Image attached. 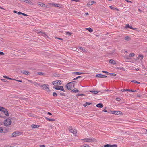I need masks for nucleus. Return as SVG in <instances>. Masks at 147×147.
I'll return each mask as SVG.
<instances>
[{
  "label": "nucleus",
  "mask_w": 147,
  "mask_h": 147,
  "mask_svg": "<svg viewBox=\"0 0 147 147\" xmlns=\"http://www.w3.org/2000/svg\"><path fill=\"white\" fill-rule=\"evenodd\" d=\"M76 81H72L67 83L66 85V87L69 90H71V89L74 88L75 83H76Z\"/></svg>",
  "instance_id": "f257e3e1"
},
{
  "label": "nucleus",
  "mask_w": 147,
  "mask_h": 147,
  "mask_svg": "<svg viewBox=\"0 0 147 147\" xmlns=\"http://www.w3.org/2000/svg\"><path fill=\"white\" fill-rule=\"evenodd\" d=\"M40 87L44 89L45 90L47 91H50L49 85L48 84H43L40 85Z\"/></svg>",
  "instance_id": "f03ea898"
},
{
  "label": "nucleus",
  "mask_w": 147,
  "mask_h": 147,
  "mask_svg": "<svg viewBox=\"0 0 147 147\" xmlns=\"http://www.w3.org/2000/svg\"><path fill=\"white\" fill-rule=\"evenodd\" d=\"M11 121L10 119H7L5 120L4 122V124L5 125L7 126L11 124Z\"/></svg>",
  "instance_id": "7ed1b4c3"
},
{
  "label": "nucleus",
  "mask_w": 147,
  "mask_h": 147,
  "mask_svg": "<svg viewBox=\"0 0 147 147\" xmlns=\"http://www.w3.org/2000/svg\"><path fill=\"white\" fill-rule=\"evenodd\" d=\"M53 88L55 89L59 90H60L63 91L64 92H65V90L64 89L62 86H60L56 87H53Z\"/></svg>",
  "instance_id": "20e7f679"
},
{
  "label": "nucleus",
  "mask_w": 147,
  "mask_h": 147,
  "mask_svg": "<svg viewBox=\"0 0 147 147\" xmlns=\"http://www.w3.org/2000/svg\"><path fill=\"white\" fill-rule=\"evenodd\" d=\"M95 140V139L94 138H86L85 139V140L86 142H94Z\"/></svg>",
  "instance_id": "39448f33"
},
{
  "label": "nucleus",
  "mask_w": 147,
  "mask_h": 147,
  "mask_svg": "<svg viewBox=\"0 0 147 147\" xmlns=\"http://www.w3.org/2000/svg\"><path fill=\"white\" fill-rule=\"evenodd\" d=\"M69 131L72 133L74 134H76L77 133V131L75 129H73L72 128V127H69Z\"/></svg>",
  "instance_id": "423d86ee"
},
{
  "label": "nucleus",
  "mask_w": 147,
  "mask_h": 147,
  "mask_svg": "<svg viewBox=\"0 0 147 147\" xmlns=\"http://www.w3.org/2000/svg\"><path fill=\"white\" fill-rule=\"evenodd\" d=\"M112 113L115 115H121L122 113L119 111H112Z\"/></svg>",
  "instance_id": "0eeeda50"
},
{
  "label": "nucleus",
  "mask_w": 147,
  "mask_h": 147,
  "mask_svg": "<svg viewBox=\"0 0 147 147\" xmlns=\"http://www.w3.org/2000/svg\"><path fill=\"white\" fill-rule=\"evenodd\" d=\"M61 81L60 80H59L57 82L56 81H54L53 82V84L54 85L57 84L59 85L61 84Z\"/></svg>",
  "instance_id": "6e6552de"
},
{
  "label": "nucleus",
  "mask_w": 147,
  "mask_h": 147,
  "mask_svg": "<svg viewBox=\"0 0 147 147\" xmlns=\"http://www.w3.org/2000/svg\"><path fill=\"white\" fill-rule=\"evenodd\" d=\"M104 147H117V146L116 144L111 145L107 144L104 145Z\"/></svg>",
  "instance_id": "1a4fd4ad"
},
{
  "label": "nucleus",
  "mask_w": 147,
  "mask_h": 147,
  "mask_svg": "<svg viewBox=\"0 0 147 147\" xmlns=\"http://www.w3.org/2000/svg\"><path fill=\"white\" fill-rule=\"evenodd\" d=\"M121 91L122 92H124L125 91H128L131 92H135L137 91L136 90H135L134 91V90H131L129 89H122L121 90Z\"/></svg>",
  "instance_id": "9d476101"
},
{
  "label": "nucleus",
  "mask_w": 147,
  "mask_h": 147,
  "mask_svg": "<svg viewBox=\"0 0 147 147\" xmlns=\"http://www.w3.org/2000/svg\"><path fill=\"white\" fill-rule=\"evenodd\" d=\"M3 112L5 115L7 116H9V114L8 111L5 109L4 110H3Z\"/></svg>",
  "instance_id": "9b49d317"
},
{
  "label": "nucleus",
  "mask_w": 147,
  "mask_h": 147,
  "mask_svg": "<svg viewBox=\"0 0 147 147\" xmlns=\"http://www.w3.org/2000/svg\"><path fill=\"white\" fill-rule=\"evenodd\" d=\"M127 28H128L130 29H135V30H136V29H137L136 28H134L132 27L131 26H129V24L126 25L125 28L127 29Z\"/></svg>",
  "instance_id": "f8f14e48"
},
{
  "label": "nucleus",
  "mask_w": 147,
  "mask_h": 147,
  "mask_svg": "<svg viewBox=\"0 0 147 147\" xmlns=\"http://www.w3.org/2000/svg\"><path fill=\"white\" fill-rule=\"evenodd\" d=\"M18 134L19 133L18 132H15L12 134V136L15 137L17 136L18 135Z\"/></svg>",
  "instance_id": "ddd939ff"
},
{
  "label": "nucleus",
  "mask_w": 147,
  "mask_h": 147,
  "mask_svg": "<svg viewBox=\"0 0 147 147\" xmlns=\"http://www.w3.org/2000/svg\"><path fill=\"white\" fill-rule=\"evenodd\" d=\"M51 5L53 6V5L54 7H61V5H59V4H56V3H55V4H54V3H53L52 4H51Z\"/></svg>",
  "instance_id": "4468645a"
},
{
  "label": "nucleus",
  "mask_w": 147,
  "mask_h": 147,
  "mask_svg": "<svg viewBox=\"0 0 147 147\" xmlns=\"http://www.w3.org/2000/svg\"><path fill=\"white\" fill-rule=\"evenodd\" d=\"M39 33H42V35L44 36L45 37H47V36L46 35V34L45 33V32H43L41 31L39 32Z\"/></svg>",
  "instance_id": "2eb2a0df"
},
{
  "label": "nucleus",
  "mask_w": 147,
  "mask_h": 147,
  "mask_svg": "<svg viewBox=\"0 0 147 147\" xmlns=\"http://www.w3.org/2000/svg\"><path fill=\"white\" fill-rule=\"evenodd\" d=\"M38 4L41 7H46V5L45 4L42 3L41 2H38Z\"/></svg>",
  "instance_id": "dca6fc26"
},
{
  "label": "nucleus",
  "mask_w": 147,
  "mask_h": 147,
  "mask_svg": "<svg viewBox=\"0 0 147 147\" xmlns=\"http://www.w3.org/2000/svg\"><path fill=\"white\" fill-rule=\"evenodd\" d=\"M96 106L98 107L102 108L103 107V105L102 104L100 103L96 105Z\"/></svg>",
  "instance_id": "f3484780"
},
{
  "label": "nucleus",
  "mask_w": 147,
  "mask_h": 147,
  "mask_svg": "<svg viewBox=\"0 0 147 147\" xmlns=\"http://www.w3.org/2000/svg\"><path fill=\"white\" fill-rule=\"evenodd\" d=\"M31 127L32 128H36L39 127V125H34L33 124L31 125Z\"/></svg>",
  "instance_id": "a211bd4d"
},
{
  "label": "nucleus",
  "mask_w": 147,
  "mask_h": 147,
  "mask_svg": "<svg viewBox=\"0 0 147 147\" xmlns=\"http://www.w3.org/2000/svg\"><path fill=\"white\" fill-rule=\"evenodd\" d=\"M21 72L24 74L28 75V74L29 72L26 71H21Z\"/></svg>",
  "instance_id": "6ab92c4d"
},
{
  "label": "nucleus",
  "mask_w": 147,
  "mask_h": 147,
  "mask_svg": "<svg viewBox=\"0 0 147 147\" xmlns=\"http://www.w3.org/2000/svg\"><path fill=\"white\" fill-rule=\"evenodd\" d=\"M109 62L111 64H115V61L113 60L112 59H110L109 60Z\"/></svg>",
  "instance_id": "aec40b11"
},
{
  "label": "nucleus",
  "mask_w": 147,
  "mask_h": 147,
  "mask_svg": "<svg viewBox=\"0 0 147 147\" xmlns=\"http://www.w3.org/2000/svg\"><path fill=\"white\" fill-rule=\"evenodd\" d=\"M73 74H74L75 75H80L81 74H84L83 73H79L78 72H74L72 73Z\"/></svg>",
  "instance_id": "412c9836"
},
{
  "label": "nucleus",
  "mask_w": 147,
  "mask_h": 147,
  "mask_svg": "<svg viewBox=\"0 0 147 147\" xmlns=\"http://www.w3.org/2000/svg\"><path fill=\"white\" fill-rule=\"evenodd\" d=\"M45 119H47V120H48L49 121H55V119H50V118H48L47 117H45Z\"/></svg>",
  "instance_id": "4be33fe9"
},
{
  "label": "nucleus",
  "mask_w": 147,
  "mask_h": 147,
  "mask_svg": "<svg viewBox=\"0 0 147 147\" xmlns=\"http://www.w3.org/2000/svg\"><path fill=\"white\" fill-rule=\"evenodd\" d=\"M103 75L100 74H97L96 77H99V78H103Z\"/></svg>",
  "instance_id": "5701e85b"
},
{
  "label": "nucleus",
  "mask_w": 147,
  "mask_h": 147,
  "mask_svg": "<svg viewBox=\"0 0 147 147\" xmlns=\"http://www.w3.org/2000/svg\"><path fill=\"white\" fill-rule=\"evenodd\" d=\"M79 91L78 89H76L75 88L74 89H73L72 90V91L75 93L77 92H78Z\"/></svg>",
  "instance_id": "b1692460"
},
{
  "label": "nucleus",
  "mask_w": 147,
  "mask_h": 147,
  "mask_svg": "<svg viewBox=\"0 0 147 147\" xmlns=\"http://www.w3.org/2000/svg\"><path fill=\"white\" fill-rule=\"evenodd\" d=\"M78 48L81 51H82L83 52H85L86 51V50L84 49L83 48H82L80 47H79Z\"/></svg>",
  "instance_id": "393cba45"
},
{
  "label": "nucleus",
  "mask_w": 147,
  "mask_h": 147,
  "mask_svg": "<svg viewBox=\"0 0 147 147\" xmlns=\"http://www.w3.org/2000/svg\"><path fill=\"white\" fill-rule=\"evenodd\" d=\"M87 30L90 32H93V30L90 28H88L86 29Z\"/></svg>",
  "instance_id": "a878e982"
},
{
  "label": "nucleus",
  "mask_w": 147,
  "mask_h": 147,
  "mask_svg": "<svg viewBox=\"0 0 147 147\" xmlns=\"http://www.w3.org/2000/svg\"><path fill=\"white\" fill-rule=\"evenodd\" d=\"M91 103H89L87 102H86V104H84L83 106L84 107H86L88 105H89L91 104Z\"/></svg>",
  "instance_id": "bb28decb"
},
{
  "label": "nucleus",
  "mask_w": 147,
  "mask_h": 147,
  "mask_svg": "<svg viewBox=\"0 0 147 147\" xmlns=\"http://www.w3.org/2000/svg\"><path fill=\"white\" fill-rule=\"evenodd\" d=\"M90 92L93 94H97L98 93L97 91H90Z\"/></svg>",
  "instance_id": "cd10ccee"
},
{
  "label": "nucleus",
  "mask_w": 147,
  "mask_h": 147,
  "mask_svg": "<svg viewBox=\"0 0 147 147\" xmlns=\"http://www.w3.org/2000/svg\"><path fill=\"white\" fill-rule=\"evenodd\" d=\"M22 1H23L26 2V3H30V1L29 0H22Z\"/></svg>",
  "instance_id": "c85d7f7f"
},
{
  "label": "nucleus",
  "mask_w": 147,
  "mask_h": 147,
  "mask_svg": "<svg viewBox=\"0 0 147 147\" xmlns=\"http://www.w3.org/2000/svg\"><path fill=\"white\" fill-rule=\"evenodd\" d=\"M5 109L3 107H0V111H3V110H4Z\"/></svg>",
  "instance_id": "c756f323"
},
{
  "label": "nucleus",
  "mask_w": 147,
  "mask_h": 147,
  "mask_svg": "<svg viewBox=\"0 0 147 147\" xmlns=\"http://www.w3.org/2000/svg\"><path fill=\"white\" fill-rule=\"evenodd\" d=\"M135 54L134 53H131L129 55V57H131L134 56Z\"/></svg>",
  "instance_id": "7c9ffc66"
},
{
  "label": "nucleus",
  "mask_w": 147,
  "mask_h": 147,
  "mask_svg": "<svg viewBox=\"0 0 147 147\" xmlns=\"http://www.w3.org/2000/svg\"><path fill=\"white\" fill-rule=\"evenodd\" d=\"M109 7L111 9L114 10H115L116 9V8H114L112 6H110Z\"/></svg>",
  "instance_id": "2f4dec72"
},
{
  "label": "nucleus",
  "mask_w": 147,
  "mask_h": 147,
  "mask_svg": "<svg viewBox=\"0 0 147 147\" xmlns=\"http://www.w3.org/2000/svg\"><path fill=\"white\" fill-rule=\"evenodd\" d=\"M37 74L39 75H44L45 74V73L42 72H39Z\"/></svg>",
  "instance_id": "473e14b6"
},
{
  "label": "nucleus",
  "mask_w": 147,
  "mask_h": 147,
  "mask_svg": "<svg viewBox=\"0 0 147 147\" xmlns=\"http://www.w3.org/2000/svg\"><path fill=\"white\" fill-rule=\"evenodd\" d=\"M53 96L56 97L57 96V94L55 92H53Z\"/></svg>",
  "instance_id": "72a5a7b5"
},
{
  "label": "nucleus",
  "mask_w": 147,
  "mask_h": 147,
  "mask_svg": "<svg viewBox=\"0 0 147 147\" xmlns=\"http://www.w3.org/2000/svg\"><path fill=\"white\" fill-rule=\"evenodd\" d=\"M66 33L68 35H71L72 34V33H70L69 32H66Z\"/></svg>",
  "instance_id": "f704fd0d"
},
{
  "label": "nucleus",
  "mask_w": 147,
  "mask_h": 147,
  "mask_svg": "<svg viewBox=\"0 0 147 147\" xmlns=\"http://www.w3.org/2000/svg\"><path fill=\"white\" fill-rule=\"evenodd\" d=\"M3 77L4 78H6L7 79H11V78H9V77H7V76H3Z\"/></svg>",
  "instance_id": "c9c22d12"
},
{
  "label": "nucleus",
  "mask_w": 147,
  "mask_h": 147,
  "mask_svg": "<svg viewBox=\"0 0 147 147\" xmlns=\"http://www.w3.org/2000/svg\"><path fill=\"white\" fill-rule=\"evenodd\" d=\"M129 38V36H127L125 38V39L126 40H128V39Z\"/></svg>",
  "instance_id": "e433bc0d"
},
{
  "label": "nucleus",
  "mask_w": 147,
  "mask_h": 147,
  "mask_svg": "<svg viewBox=\"0 0 147 147\" xmlns=\"http://www.w3.org/2000/svg\"><path fill=\"white\" fill-rule=\"evenodd\" d=\"M3 130V129L2 127H0V132H2Z\"/></svg>",
  "instance_id": "4c0bfd02"
},
{
  "label": "nucleus",
  "mask_w": 147,
  "mask_h": 147,
  "mask_svg": "<svg viewBox=\"0 0 147 147\" xmlns=\"http://www.w3.org/2000/svg\"><path fill=\"white\" fill-rule=\"evenodd\" d=\"M82 147H89L88 145L85 144Z\"/></svg>",
  "instance_id": "58836bf2"
},
{
  "label": "nucleus",
  "mask_w": 147,
  "mask_h": 147,
  "mask_svg": "<svg viewBox=\"0 0 147 147\" xmlns=\"http://www.w3.org/2000/svg\"><path fill=\"white\" fill-rule=\"evenodd\" d=\"M28 81L30 82V83H33V84H34V83L35 82H33L31 80H28Z\"/></svg>",
  "instance_id": "ea45409f"
},
{
  "label": "nucleus",
  "mask_w": 147,
  "mask_h": 147,
  "mask_svg": "<svg viewBox=\"0 0 147 147\" xmlns=\"http://www.w3.org/2000/svg\"><path fill=\"white\" fill-rule=\"evenodd\" d=\"M85 95L84 94H78L77 96H76L77 97L79 96H84Z\"/></svg>",
  "instance_id": "a19ab883"
},
{
  "label": "nucleus",
  "mask_w": 147,
  "mask_h": 147,
  "mask_svg": "<svg viewBox=\"0 0 147 147\" xmlns=\"http://www.w3.org/2000/svg\"><path fill=\"white\" fill-rule=\"evenodd\" d=\"M116 100L117 101H120L121 99L120 98L117 97L116 98Z\"/></svg>",
  "instance_id": "79ce46f5"
},
{
  "label": "nucleus",
  "mask_w": 147,
  "mask_h": 147,
  "mask_svg": "<svg viewBox=\"0 0 147 147\" xmlns=\"http://www.w3.org/2000/svg\"><path fill=\"white\" fill-rule=\"evenodd\" d=\"M139 57H140L141 58V59H142L143 58V55H140Z\"/></svg>",
  "instance_id": "37998d69"
},
{
  "label": "nucleus",
  "mask_w": 147,
  "mask_h": 147,
  "mask_svg": "<svg viewBox=\"0 0 147 147\" xmlns=\"http://www.w3.org/2000/svg\"><path fill=\"white\" fill-rule=\"evenodd\" d=\"M110 75H111L113 76H115L116 75V74H111V73H109Z\"/></svg>",
  "instance_id": "c03bdc74"
},
{
  "label": "nucleus",
  "mask_w": 147,
  "mask_h": 147,
  "mask_svg": "<svg viewBox=\"0 0 147 147\" xmlns=\"http://www.w3.org/2000/svg\"><path fill=\"white\" fill-rule=\"evenodd\" d=\"M91 4H90L91 5H92L94 4V3H95L96 2H95L92 1L91 2Z\"/></svg>",
  "instance_id": "a18cd8bd"
},
{
  "label": "nucleus",
  "mask_w": 147,
  "mask_h": 147,
  "mask_svg": "<svg viewBox=\"0 0 147 147\" xmlns=\"http://www.w3.org/2000/svg\"><path fill=\"white\" fill-rule=\"evenodd\" d=\"M0 55H4V53L3 52L0 51Z\"/></svg>",
  "instance_id": "49530a36"
},
{
  "label": "nucleus",
  "mask_w": 147,
  "mask_h": 147,
  "mask_svg": "<svg viewBox=\"0 0 147 147\" xmlns=\"http://www.w3.org/2000/svg\"><path fill=\"white\" fill-rule=\"evenodd\" d=\"M102 72H103L104 73H107V74H109V73L108 72L106 71H102Z\"/></svg>",
  "instance_id": "de8ad7c7"
},
{
  "label": "nucleus",
  "mask_w": 147,
  "mask_h": 147,
  "mask_svg": "<svg viewBox=\"0 0 147 147\" xmlns=\"http://www.w3.org/2000/svg\"><path fill=\"white\" fill-rule=\"evenodd\" d=\"M71 1H76V2H79L80 1L79 0H71Z\"/></svg>",
  "instance_id": "09e8293b"
},
{
  "label": "nucleus",
  "mask_w": 147,
  "mask_h": 147,
  "mask_svg": "<svg viewBox=\"0 0 147 147\" xmlns=\"http://www.w3.org/2000/svg\"><path fill=\"white\" fill-rule=\"evenodd\" d=\"M125 1L127 2L131 3L132 2L131 1H129L128 0H125Z\"/></svg>",
  "instance_id": "8fccbe9b"
},
{
  "label": "nucleus",
  "mask_w": 147,
  "mask_h": 147,
  "mask_svg": "<svg viewBox=\"0 0 147 147\" xmlns=\"http://www.w3.org/2000/svg\"><path fill=\"white\" fill-rule=\"evenodd\" d=\"M1 80L3 81L4 82H6L7 81V80H6L4 79H1Z\"/></svg>",
  "instance_id": "3c124183"
},
{
  "label": "nucleus",
  "mask_w": 147,
  "mask_h": 147,
  "mask_svg": "<svg viewBox=\"0 0 147 147\" xmlns=\"http://www.w3.org/2000/svg\"><path fill=\"white\" fill-rule=\"evenodd\" d=\"M18 14L19 15H20V14H22V13L20 12H19L18 13Z\"/></svg>",
  "instance_id": "603ef678"
},
{
  "label": "nucleus",
  "mask_w": 147,
  "mask_h": 147,
  "mask_svg": "<svg viewBox=\"0 0 147 147\" xmlns=\"http://www.w3.org/2000/svg\"><path fill=\"white\" fill-rule=\"evenodd\" d=\"M60 94L61 95H62V96H65L64 93H60Z\"/></svg>",
  "instance_id": "864d4df0"
},
{
  "label": "nucleus",
  "mask_w": 147,
  "mask_h": 147,
  "mask_svg": "<svg viewBox=\"0 0 147 147\" xmlns=\"http://www.w3.org/2000/svg\"><path fill=\"white\" fill-rule=\"evenodd\" d=\"M131 82H134V83H136L137 82V81H136V80H132L131 81Z\"/></svg>",
  "instance_id": "5fc2aeb1"
},
{
  "label": "nucleus",
  "mask_w": 147,
  "mask_h": 147,
  "mask_svg": "<svg viewBox=\"0 0 147 147\" xmlns=\"http://www.w3.org/2000/svg\"><path fill=\"white\" fill-rule=\"evenodd\" d=\"M22 15H23L24 16H27L28 15L26 14H25V13H22Z\"/></svg>",
  "instance_id": "6e6d98bb"
},
{
  "label": "nucleus",
  "mask_w": 147,
  "mask_h": 147,
  "mask_svg": "<svg viewBox=\"0 0 147 147\" xmlns=\"http://www.w3.org/2000/svg\"><path fill=\"white\" fill-rule=\"evenodd\" d=\"M40 147H45V146L44 145H40Z\"/></svg>",
  "instance_id": "4d7b16f0"
},
{
  "label": "nucleus",
  "mask_w": 147,
  "mask_h": 147,
  "mask_svg": "<svg viewBox=\"0 0 147 147\" xmlns=\"http://www.w3.org/2000/svg\"><path fill=\"white\" fill-rule=\"evenodd\" d=\"M15 80L16 81H19L20 82H22V80Z\"/></svg>",
  "instance_id": "13d9d810"
},
{
  "label": "nucleus",
  "mask_w": 147,
  "mask_h": 147,
  "mask_svg": "<svg viewBox=\"0 0 147 147\" xmlns=\"http://www.w3.org/2000/svg\"><path fill=\"white\" fill-rule=\"evenodd\" d=\"M47 114H48L49 115H52V114L49 112H48L47 113Z\"/></svg>",
  "instance_id": "bf43d9fd"
},
{
  "label": "nucleus",
  "mask_w": 147,
  "mask_h": 147,
  "mask_svg": "<svg viewBox=\"0 0 147 147\" xmlns=\"http://www.w3.org/2000/svg\"><path fill=\"white\" fill-rule=\"evenodd\" d=\"M103 111H104V112H107V111L106 110H105V109H104L103 110Z\"/></svg>",
  "instance_id": "052dcab7"
},
{
  "label": "nucleus",
  "mask_w": 147,
  "mask_h": 147,
  "mask_svg": "<svg viewBox=\"0 0 147 147\" xmlns=\"http://www.w3.org/2000/svg\"><path fill=\"white\" fill-rule=\"evenodd\" d=\"M55 38H57V39H60V40H62L63 39H62V38H57V37H55Z\"/></svg>",
  "instance_id": "680f3d73"
},
{
  "label": "nucleus",
  "mask_w": 147,
  "mask_h": 147,
  "mask_svg": "<svg viewBox=\"0 0 147 147\" xmlns=\"http://www.w3.org/2000/svg\"><path fill=\"white\" fill-rule=\"evenodd\" d=\"M103 78H104V77H107V76H105V75H103Z\"/></svg>",
  "instance_id": "e2e57ef3"
},
{
  "label": "nucleus",
  "mask_w": 147,
  "mask_h": 147,
  "mask_svg": "<svg viewBox=\"0 0 147 147\" xmlns=\"http://www.w3.org/2000/svg\"><path fill=\"white\" fill-rule=\"evenodd\" d=\"M78 79V78H77V77L76 78H74L73 80H75L76 79Z\"/></svg>",
  "instance_id": "0e129e2a"
},
{
  "label": "nucleus",
  "mask_w": 147,
  "mask_h": 147,
  "mask_svg": "<svg viewBox=\"0 0 147 147\" xmlns=\"http://www.w3.org/2000/svg\"><path fill=\"white\" fill-rule=\"evenodd\" d=\"M13 12L15 13H17V11H16L14 10Z\"/></svg>",
  "instance_id": "69168bd1"
},
{
  "label": "nucleus",
  "mask_w": 147,
  "mask_h": 147,
  "mask_svg": "<svg viewBox=\"0 0 147 147\" xmlns=\"http://www.w3.org/2000/svg\"><path fill=\"white\" fill-rule=\"evenodd\" d=\"M85 14L86 15H88V13H85Z\"/></svg>",
  "instance_id": "338daca9"
},
{
  "label": "nucleus",
  "mask_w": 147,
  "mask_h": 147,
  "mask_svg": "<svg viewBox=\"0 0 147 147\" xmlns=\"http://www.w3.org/2000/svg\"><path fill=\"white\" fill-rule=\"evenodd\" d=\"M0 117L2 118H4L3 116H2L1 114H0Z\"/></svg>",
  "instance_id": "774afa93"
}]
</instances>
